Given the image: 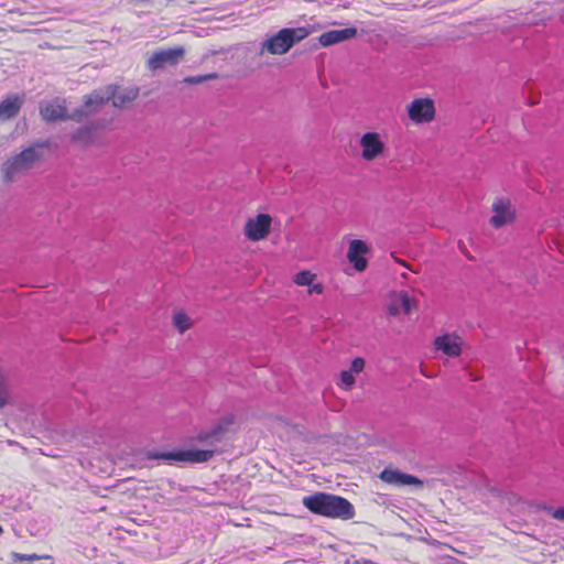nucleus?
I'll use <instances>...</instances> for the list:
<instances>
[{
  "label": "nucleus",
  "instance_id": "nucleus-20",
  "mask_svg": "<svg viewBox=\"0 0 564 564\" xmlns=\"http://www.w3.org/2000/svg\"><path fill=\"white\" fill-rule=\"evenodd\" d=\"M173 324H174L175 328L178 329L180 333L186 332L187 329L191 328V325H192L189 317L185 313H182V312L174 314Z\"/></svg>",
  "mask_w": 564,
  "mask_h": 564
},
{
  "label": "nucleus",
  "instance_id": "nucleus-29",
  "mask_svg": "<svg viewBox=\"0 0 564 564\" xmlns=\"http://www.w3.org/2000/svg\"><path fill=\"white\" fill-rule=\"evenodd\" d=\"M2 532H3V529H2V527L0 525V534H2Z\"/></svg>",
  "mask_w": 564,
  "mask_h": 564
},
{
  "label": "nucleus",
  "instance_id": "nucleus-27",
  "mask_svg": "<svg viewBox=\"0 0 564 564\" xmlns=\"http://www.w3.org/2000/svg\"><path fill=\"white\" fill-rule=\"evenodd\" d=\"M543 509L549 514H551L552 518H554V519H556L558 521H563L564 522V508L563 507L553 509L552 507L544 506Z\"/></svg>",
  "mask_w": 564,
  "mask_h": 564
},
{
  "label": "nucleus",
  "instance_id": "nucleus-16",
  "mask_svg": "<svg viewBox=\"0 0 564 564\" xmlns=\"http://www.w3.org/2000/svg\"><path fill=\"white\" fill-rule=\"evenodd\" d=\"M40 115L42 119L47 122L63 121L67 119L74 120L72 118L73 112L68 115L66 107L58 102L42 104L40 106Z\"/></svg>",
  "mask_w": 564,
  "mask_h": 564
},
{
  "label": "nucleus",
  "instance_id": "nucleus-11",
  "mask_svg": "<svg viewBox=\"0 0 564 564\" xmlns=\"http://www.w3.org/2000/svg\"><path fill=\"white\" fill-rule=\"evenodd\" d=\"M109 122H110V120H107L105 118L89 121V122L80 126L72 134V141L82 143V144H88L96 139L99 131L105 129Z\"/></svg>",
  "mask_w": 564,
  "mask_h": 564
},
{
  "label": "nucleus",
  "instance_id": "nucleus-17",
  "mask_svg": "<svg viewBox=\"0 0 564 564\" xmlns=\"http://www.w3.org/2000/svg\"><path fill=\"white\" fill-rule=\"evenodd\" d=\"M494 215L490 218V224L495 228H501L513 219V214L510 212L509 204L502 199H498L492 204Z\"/></svg>",
  "mask_w": 564,
  "mask_h": 564
},
{
  "label": "nucleus",
  "instance_id": "nucleus-4",
  "mask_svg": "<svg viewBox=\"0 0 564 564\" xmlns=\"http://www.w3.org/2000/svg\"><path fill=\"white\" fill-rule=\"evenodd\" d=\"M308 35L310 31L304 26L283 28L261 43L259 55H263L265 52L272 55L286 54L295 44Z\"/></svg>",
  "mask_w": 564,
  "mask_h": 564
},
{
  "label": "nucleus",
  "instance_id": "nucleus-8",
  "mask_svg": "<svg viewBox=\"0 0 564 564\" xmlns=\"http://www.w3.org/2000/svg\"><path fill=\"white\" fill-rule=\"evenodd\" d=\"M272 218L269 214H258L249 218L245 225V235L251 241H260L270 234Z\"/></svg>",
  "mask_w": 564,
  "mask_h": 564
},
{
  "label": "nucleus",
  "instance_id": "nucleus-24",
  "mask_svg": "<svg viewBox=\"0 0 564 564\" xmlns=\"http://www.w3.org/2000/svg\"><path fill=\"white\" fill-rule=\"evenodd\" d=\"M215 78H217V74L212 73V74H206V75L188 76V77H185L183 79V82L188 85H198L206 80L215 79Z\"/></svg>",
  "mask_w": 564,
  "mask_h": 564
},
{
  "label": "nucleus",
  "instance_id": "nucleus-14",
  "mask_svg": "<svg viewBox=\"0 0 564 564\" xmlns=\"http://www.w3.org/2000/svg\"><path fill=\"white\" fill-rule=\"evenodd\" d=\"M358 35V30L355 26L330 30L319 35L318 42L323 47H328L351 39Z\"/></svg>",
  "mask_w": 564,
  "mask_h": 564
},
{
  "label": "nucleus",
  "instance_id": "nucleus-13",
  "mask_svg": "<svg viewBox=\"0 0 564 564\" xmlns=\"http://www.w3.org/2000/svg\"><path fill=\"white\" fill-rule=\"evenodd\" d=\"M362 149V158L366 161H372L378 158L384 150V143L381 141L377 132H366L360 139Z\"/></svg>",
  "mask_w": 564,
  "mask_h": 564
},
{
  "label": "nucleus",
  "instance_id": "nucleus-9",
  "mask_svg": "<svg viewBox=\"0 0 564 564\" xmlns=\"http://www.w3.org/2000/svg\"><path fill=\"white\" fill-rule=\"evenodd\" d=\"M379 478L389 485L395 487H417L421 488L423 486V480L419 477L401 471L397 468L387 467L384 468Z\"/></svg>",
  "mask_w": 564,
  "mask_h": 564
},
{
  "label": "nucleus",
  "instance_id": "nucleus-22",
  "mask_svg": "<svg viewBox=\"0 0 564 564\" xmlns=\"http://www.w3.org/2000/svg\"><path fill=\"white\" fill-rule=\"evenodd\" d=\"M314 279L315 274L311 273L307 270H302L295 274L294 282L301 286H310L313 283Z\"/></svg>",
  "mask_w": 564,
  "mask_h": 564
},
{
  "label": "nucleus",
  "instance_id": "nucleus-28",
  "mask_svg": "<svg viewBox=\"0 0 564 564\" xmlns=\"http://www.w3.org/2000/svg\"><path fill=\"white\" fill-rule=\"evenodd\" d=\"M310 286H311L308 290L310 294H313V293L321 294L323 292V285L319 283H317V284L312 283Z\"/></svg>",
  "mask_w": 564,
  "mask_h": 564
},
{
  "label": "nucleus",
  "instance_id": "nucleus-1",
  "mask_svg": "<svg viewBox=\"0 0 564 564\" xmlns=\"http://www.w3.org/2000/svg\"><path fill=\"white\" fill-rule=\"evenodd\" d=\"M138 94V89H120L117 86H106L94 90L84 97L83 105L73 111L72 118L76 122H83L86 118L99 112L109 101L115 108L124 107L131 102Z\"/></svg>",
  "mask_w": 564,
  "mask_h": 564
},
{
  "label": "nucleus",
  "instance_id": "nucleus-30",
  "mask_svg": "<svg viewBox=\"0 0 564 564\" xmlns=\"http://www.w3.org/2000/svg\"><path fill=\"white\" fill-rule=\"evenodd\" d=\"M145 2V0H143V3Z\"/></svg>",
  "mask_w": 564,
  "mask_h": 564
},
{
  "label": "nucleus",
  "instance_id": "nucleus-25",
  "mask_svg": "<svg viewBox=\"0 0 564 564\" xmlns=\"http://www.w3.org/2000/svg\"><path fill=\"white\" fill-rule=\"evenodd\" d=\"M12 557L15 560L25 561L29 563H33L40 558H51V556H48V555L39 556L36 554H21V553H17V552L12 553Z\"/></svg>",
  "mask_w": 564,
  "mask_h": 564
},
{
  "label": "nucleus",
  "instance_id": "nucleus-23",
  "mask_svg": "<svg viewBox=\"0 0 564 564\" xmlns=\"http://www.w3.org/2000/svg\"><path fill=\"white\" fill-rule=\"evenodd\" d=\"M355 377L354 373L349 370H343L340 372V380L338 386L345 390H350L352 386L355 384Z\"/></svg>",
  "mask_w": 564,
  "mask_h": 564
},
{
  "label": "nucleus",
  "instance_id": "nucleus-3",
  "mask_svg": "<svg viewBox=\"0 0 564 564\" xmlns=\"http://www.w3.org/2000/svg\"><path fill=\"white\" fill-rule=\"evenodd\" d=\"M46 147V142L33 143L28 147L19 154L7 160L2 166L3 177L6 182H12L15 177L26 173L33 169L34 165L43 156V149Z\"/></svg>",
  "mask_w": 564,
  "mask_h": 564
},
{
  "label": "nucleus",
  "instance_id": "nucleus-6",
  "mask_svg": "<svg viewBox=\"0 0 564 564\" xmlns=\"http://www.w3.org/2000/svg\"><path fill=\"white\" fill-rule=\"evenodd\" d=\"M234 423L235 417L232 415L220 417L209 429L199 431L194 440L205 446H214L224 441L229 426Z\"/></svg>",
  "mask_w": 564,
  "mask_h": 564
},
{
  "label": "nucleus",
  "instance_id": "nucleus-15",
  "mask_svg": "<svg viewBox=\"0 0 564 564\" xmlns=\"http://www.w3.org/2000/svg\"><path fill=\"white\" fill-rule=\"evenodd\" d=\"M23 102V95H8L2 101H0V121H8L15 118L19 115Z\"/></svg>",
  "mask_w": 564,
  "mask_h": 564
},
{
  "label": "nucleus",
  "instance_id": "nucleus-5",
  "mask_svg": "<svg viewBox=\"0 0 564 564\" xmlns=\"http://www.w3.org/2000/svg\"><path fill=\"white\" fill-rule=\"evenodd\" d=\"M215 455L214 449L208 448H191V449H172L164 452H148L147 457L149 459L164 460L169 465H175L177 463H206L210 460Z\"/></svg>",
  "mask_w": 564,
  "mask_h": 564
},
{
  "label": "nucleus",
  "instance_id": "nucleus-18",
  "mask_svg": "<svg viewBox=\"0 0 564 564\" xmlns=\"http://www.w3.org/2000/svg\"><path fill=\"white\" fill-rule=\"evenodd\" d=\"M434 344L437 350L449 357H456L462 351L459 338L448 334L436 337Z\"/></svg>",
  "mask_w": 564,
  "mask_h": 564
},
{
  "label": "nucleus",
  "instance_id": "nucleus-19",
  "mask_svg": "<svg viewBox=\"0 0 564 564\" xmlns=\"http://www.w3.org/2000/svg\"><path fill=\"white\" fill-rule=\"evenodd\" d=\"M414 307L415 301L406 292H400L394 304L389 307V314L395 316L400 311L411 314Z\"/></svg>",
  "mask_w": 564,
  "mask_h": 564
},
{
  "label": "nucleus",
  "instance_id": "nucleus-7",
  "mask_svg": "<svg viewBox=\"0 0 564 564\" xmlns=\"http://www.w3.org/2000/svg\"><path fill=\"white\" fill-rule=\"evenodd\" d=\"M185 50L182 46L161 50L153 53L148 59V67L151 70L163 69L167 66L177 65L184 57Z\"/></svg>",
  "mask_w": 564,
  "mask_h": 564
},
{
  "label": "nucleus",
  "instance_id": "nucleus-26",
  "mask_svg": "<svg viewBox=\"0 0 564 564\" xmlns=\"http://www.w3.org/2000/svg\"><path fill=\"white\" fill-rule=\"evenodd\" d=\"M364 368H365V359L361 357H356L351 360L349 371H351L352 373H359L364 370Z\"/></svg>",
  "mask_w": 564,
  "mask_h": 564
},
{
  "label": "nucleus",
  "instance_id": "nucleus-21",
  "mask_svg": "<svg viewBox=\"0 0 564 564\" xmlns=\"http://www.w3.org/2000/svg\"><path fill=\"white\" fill-rule=\"evenodd\" d=\"M11 400L10 388L7 379L0 372V409L4 408Z\"/></svg>",
  "mask_w": 564,
  "mask_h": 564
},
{
  "label": "nucleus",
  "instance_id": "nucleus-2",
  "mask_svg": "<svg viewBox=\"0 0 564 564\" xmlns=\"http://www.w3.org/2000/svg\"><path fill=\"white\" fill-rule=\"evenodd\" d=\"M302 503L310 512L330 519L350 520L356 514L349 500L328 492L317 491L305 496Z\"/></svg>",
  "mask_w": 564,
  "mask_h": 564
},
{
  "label": "nucleus",
  "instance_id": "nucleus-12",
  "mask_svg": "<svg viewBox=\"0 0 564 564\" xmlns=\"http://www.w3.org/2000/svg\"><path fill=\"white\" fill-rule=\"evenodd\" d=\"M369 252L367 243L360 239H354L349 243L347 259L358 272H364L368 267L365 256Z\"/></svg>",
  "mask_w": 564,
  "mask_h": 564
},
{
  "label": "nucleus",
  "instance_id": "nucleus-10",
  "mask_svg": "<svg viewBox=\"0 0 564 564\" xmlns=\"http://www.w3.org/2000/svg\"><path fill=\"white\" fill-rule=\"evenodd\" d=\"M409 118L415 123L430 122L435 116V106L430 98L414 99L408 106Z\"/></svg>",
  "mask_w": 564,
  "mask_h": 564
}]
</instances>
